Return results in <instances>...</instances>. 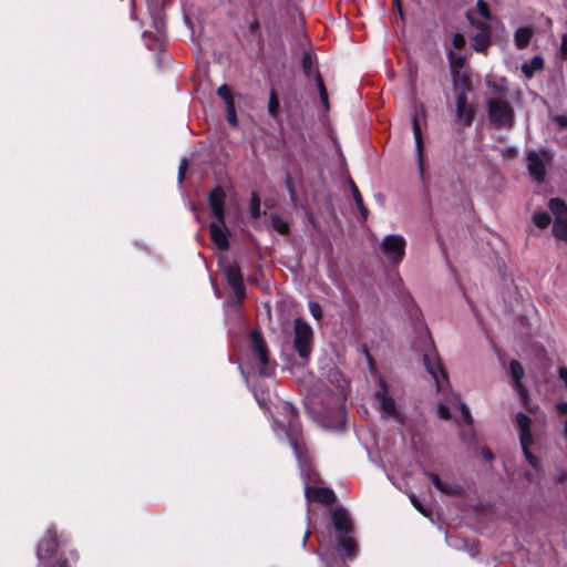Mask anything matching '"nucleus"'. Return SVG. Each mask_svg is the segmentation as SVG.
Returning <instances> with one entry per match:
<instances>
[{
	"instance_id": "obj_40",
	"label": "nucleus",
	"mask_w": 567,
	"mask_h": 567,
	"mask_svg": "<svg viewBox=\"0 0 567 567\" xmlns=\"http://www.w3.org/2000/svg\"><path fill=\"white\" fill-rule=\"evenodd\" d=\"M532 66L535 70L542 69L543 68V60L540 58H538V56H535L532 60Z\"/></svg>"
},
{
	"instance_id": "obj_23",
	"label": "nucleus",
	"mask_w": 567,
	"mask_h": 567,
	"mask_svg": "<svg viewBox=\"0 0 567 567\" xmlns=\"http://www.w3.org/2000/svg\"><path fill=\"white\" fill-rule=\"evenodd\" d=\"M349 183H350L351 193L353 195V198H354V202L357 204V207L359 208L361 215L365 218L367 215H368V209L363 205L362 196H361L357 185L353 183V181L350 179Z\"/></svg>"
},
{
	"instance_id": "obj_50",
	"label": "nucleus",
	"mask_w": 567,
	"mask_h": 567,
	"mask_svg": "<svg viewBox=\"0 0 567 567\" xmlns=\"http://www.w3.org/2000/svg\"><path fill=\"white\" fill-rule=\"evenodd\" d=\"M59 567H68V566H66V563H65V561H63V563H61V564L59 565Z\"/></svg>"
},
{
	"instance_id": "obj_9",
	"label": "nucleus",
	"mask_w": 567,
	"mask_h": 567,
	"mask_svg": "<svg viewBox=\"0 0 567 567\" xmlns=\"http://www.w3.org/2000/svg\"><path fill=\"white\" fill-rule=\"evenodd\" d=\"M379 385L380 389L375 392L374 396L379 402V408L383 417H390L402 422V416L396 409L395 401L393 398L388 395V384L381 377H379Z\"/></svg>"
},
{
	"instance_id": "obj_49",
	"label": "nucleus",
	"mask_w": 567,
	"mask_h": 567,
	"mask_svg": "<svg viewBox=\"0 0 567 567\" xmlns=\"http://www.w3.org/2000/svg\"><path fill=\"white\" fill-rule=\"evenodd\" d=\"M420 114L424 117L425 116V109L423 105L420 106Z\"/></svg>"
},
{
	"instance_id": "obj_1",
	"label": "nucleus",
	"mask_w": 567,
	"mask_h": 567,
	"mask_svg": "<svg viewBox=\"0 0 567 567\" xmlns=\"http://www.w3.org/2000/svg\"><path fill=\"white\" fill-rule=\"evenodd\" d=\"M493 92L486 99L487 115L497 128H512L515 124L513 94L503 84L492 86Z\"/></svg>"
},
{
	"instance_id": "obj_28",
	"label": "nucleus",
	"mask_w": 567,
	"mask_h": 567,
	"mask_svg": "<svg viewBox=\"0 0 567 567\" xmlns=\"http://www.w3.org/2000/svg\"><path fill=\"white\" fill-rule=\"evenodd\" d=\"M250 215L252 218H258L260 216V200L256 193L251 194L250 199Z\"/></svg>"
},
{
	"instance_id": "obj_41",
	"label": "nucleus",
	"mask_w": 567,
	"mask_h": 567,
	"mask_svg": "<svg viewBox=\"0 0 567 567\" xmlns=\"http://www.w3.org/2000/svg\"><path fill=\"white\" fill-rule=\"evenodd\" d=\"M411 502L423 515H427L425 508L416 501L414 496H411Z\"/></svg>"
},
{
	"instance_id": "obj_4",
	"label": "nucleus",
	"mask_w": 567,
	"mask_h": 567,
	"mask_svg": "<svg viewBox=\"0 0 567 567\" xmlns=\"http://www.w3.org/2000/svg\"><path fill=\"white\" fill-rule=\"evenodd\" d=\"M284 409L287 410V412L291 415V420L288 424L286 433L289 439L290 445L293 450L295 456L299 462L301 475H309L310 468L307 464L306 451L298 437L300 432V425L299 422L296 420V409L290 404H285Z\"/></svg>"
},
{
	"instance_id": "obj_45",
	"label": "nucleus",
	"mask_w": 567,
	"mask_h": 567,
	"mask_svg": "<svg viewBox=\"0 0 567 567\" xmlns=\"http://www.w3.org/2000/svg\"><path fill=\"white\" fill-rule=\"evenodd\" d=\"M338 416H339V419H340V423H342V419H343V409H342L341 406L338 409Z\"/></svg>"
},
{
	"instance_id": "obj_39",
	"label": "nucleus",
	"mask_w": 567,
	"mask_h": 567,
	"mask_svg": "<svg viewBox=\"0 0 567 567\" xmlns=\"http://www.w3.org/2000/svg\"><path fill=\"white\" fill-rule=\"evenodd\" d=\"M560 52L563 56H567V35L565 34L561 39Z\"/></svg>"
},
{
	"instance_id": "obj_46",
	"label": "nucleus",
	"mask_w": 567,
	"mask_h": 567,
	"mask_svg": "<svg viewBox=\"0 0 567 567\" xmlns=\"http://www.w3.org/2000/svg\"><path fill=\"white\" fill-rule=\"evenodd\" d=\"M309 535H310V533H309V532H307V533L305 534L303 539H302V545H303V546H306V543H307V540H308Z\"/></svg>"
},
{
	"instance_id": "obj_18",
	"label": "nucleus",
	"mask_w": 567,
	"mask_h": 567,
	"mask_svg": "<svg viewBox=\"0 0 567 567\" xmlns=\"http://www.w3.org/2000/svg\"><path fill=\"white\" fill-rule=\"evenodd\" d=\"M305 494L308 501L322 504H331L336 498L333 491L327 487L306 486Z\"/></svg>"
},
{
	"instance_id": "obj_34",
	"label": "nucleus",
	"mask_w": 567,
	"mask_h": 567,
	"mask_svg": "<svg viewBox=\"0 0 567 567\" xmlns=\"http://www.w3.org/2000/svg\"><path fill=\"white\" fill-rule=\"evenodd\" d=\"M302 68L306 73V75L310 76L311 74V68H312V59L310 54H305L302 59Z\"/></svg>"
},
{
	"instance_id": "obj_38",
	"label": "nucleus",
	"mask_w": 567,
	"mask_h": 567,
	"mask_svg": "<svg viewBox=\"0 0 567 567\" xmlns=\"http://www.w3.org/2000/svg\"><path fill=\"white\" fill-rule=\"evenodd\" d=\"M556 410L559 414H567V402H558Z\"/></svg>"
},
{
	"instance_id": "obj_20",
	"label": "nucleus",
	"mask_w": 567,
	"mask_h": 567,
	"mask_svg": "<svg viewBox=\"0 0 567 567\" xmlns=\"http://www.w3.org/2000/svg\"><path fill=\"white\" fill-rule=\"evenodd\" d=\"M250 342L262 365L268 363V351L259 331H252Z\"/></svg>"
},
{
	"instance_id": "obj_43",
	"label": "nucleus",
	"mask_w": 567,
	"mask_h": 567,
	"mask_svg": "<svg viewBox=\"0 0 567 567\" xmlns=\"http://www.w3.org/2000/svg\"><path fill=\"white\" fill-rule=\"evenodd\" d=\"M557 122L559 123L560 126H566L567 125V118L563 115L560 116H557Z\"/></svg>"
},
{
	"instance_id": "obj_8",
	"label": "nucleus",
	"mask_w": 567,
	"mask_h": 567,
	"mask_svg": "<svg viewBox=\"0 0 567 567\" xmlns=\"http://www.w3.org/2000/svg\"><path fill=\"white\" fill-rule=\"evenodd\" d=\"M405 239L401 235H388L383 238L380 249L389 262L398 265L405 254Z\"/></svg>"
},
{
	"instance_id": "obj_44",
	"label": "nucleus",
	"mask_w": 567,
	"mask_h": 567,
	"mask_svg": "<svg viewBox=\"0 0 567 567\" xmlns=\"http://www.w3.org/2000/svg\"><path fill=\"white\" fill-rule=\"evenodd\" d=\"M523 71L524 73L527 75V76H530L532 75V72L529 71V66L527 64H525L523 66Z\"/></svg>"
},
{
	"instance_id": "obj_12",
	"label": "nucleus",
	"mask_w": 567,
	"mask_h": 567,
	"mask_svg": "<svg viewBox=\"0 0 567 567\" xmlns=\"http://www.w3.org/2000/svg\"><path fill=\"white\" fill-rule=\"evenodd\" d=\"M467 19L473 27L477 29V33L473 37V48L477 52H484L491 44V30L485 22L476 20L474 12L467 13Z\"/></svg>"
},
{
	"instance_id": "obj_29",
	"label": "nucleus",
	"mask_w": 567,
	"mask_h": 567,
	"mask_svg": "<svg viewBox=\"0 0 567 567\" xmlns=\"http://www.w3.org/2000/svg\"><path fill=\"white\" fill-rule=\"evenodd\" d=\"M477 13L485 20H492V14L489 12L488 6L484 0H478L476 3Z\"/></svg>"
},
{
	"instance_id": "obj_2",
	"label": "nucleus",
	"mask_w": 567,
	"mask_h": 567,
	"mask_svg": "<svg viewBox=\"0 0 567 567\" xmlns=\"http://www.w3.org/2000/svg\"><path fill=\"white\" fill-rule=\"evenodd\" d=\"M225 192L220 187L214 188L208 197L212 213L217 219L209 225L210 238L220 250H227L229 247L228 230L225 227Z\"/></svg>"
},
{
	"instance_id": "obj_24",
	"label": "nucleus",
	"mask_w": 567,
	"mask_h": 567,
	"mask_svg": "<svg viewBox=\"0 0 567 567\" xmlns=\"http://www.w3.org/2000/svg\"><path fill=\"white\" fill-rule=\"evenodd\" d=\"M550 215L546 212L536 213L533 216L534 224L539 228H546L550 224Z\"/></svg>"
},
{
	"instance_id": "obj_17",
	"label": "nucleus",
	"mask_w": 567,
	"mask_h": 567,
	"mask_svg": "<svg viewBox=\"0 0 567 567\" xmlns=\"http://www.w3.org/2000/svg\"><path fill=\"white\" fill-rule=\"evenodd\" d=\"M412 130H413V135H414V140H415L416 163H417L419 174H420V177L423 178L424 177V165H425V157H424V153H423L424 144H423L422 128H421V124L419 122L417 113L415 115H413V117H412Z\"/></svg>"
},
{
	"instance_id": "obj_36",
	"label": "nucleus",
	"mask_w": 567,
	"mask_h": 567,
	"mask_svg": "<svg viewBox=\"0 0 567 567\" xmlns=\"http://www.w3.org/2000/svg\"><path fill=\"white\" fill-rule=\"evenodd\" d=\"M186 168H187V161H186V158H183L182 162H181V165H179V169H178V181H179V183H182V181L184 179V175H185Z\"/></svg>"
},
{
	"instance_id": "obj_33",
	"label": "nucleus",
	"mask_w": 567,
	"mask_h": 567,
	"mask_svg": "<svg viewBox=\"0 0 567 567\" xmlns=\"http://www.w3.org/2000/svg\"><path fill=\"white\" fill-rule=\"evenodd\" d=\"M309 311L316 320L322 318L321 307L317 302H309Z\"/></svg>"
},
{
	"instance_id": "obj_37",
	"label": "nucleus",
	"mask_w": 567,
	"mask_h": 567,
	"mask_svg": "<svg viewBox=\"0 0 567 567\" xmlns=\"http://www.w3.org/2000/svg\"><path fill=\"white\" fill-rule=\"evenodd\" d=\"M558 375H559V379L565 383V386L567 388V368L560 367L558 369Z\"/></svg>"
},
{
	"instance_id": "obj_6",
	"label": "nucleus",
	"mask_w": 567,
	"mask_h": 567,
	"mask_svg": "<svg viewBox=\"0 0 567 567\" xmlns=\"http://www.w3.org/2000/svg\"><path fill=\"white\" fill-rule=\"evenodd\" d=\"M312 338L313 333L311 327L301 319H296L293 348L303 360H308L311 353Z\"/></svg>"
},
{
	"instance_id": "obj_19",
	"label": "nucleus",
	"mask_w": 567,
	"mask_h": 567,
	"mask_svg": "<svg viewBox=\"0 0 567 567\" xmlns=\"http://www.w3.org/2000/svg\"><path fill=\"white\" fill-rule=\"evenodd\" d=\"M56 548L55 533L48 530L45 537L41 540L38 546V558L40 560L47 558Z\"/></svg>"
},
{
	"instance_id": "obj_25",
	"label": "nucleus",
	"mask_w": 567,
	"mask_h": 567,
	"mask_svg": "<svg viewBox=\"0 0 567 567\" xmlns=\"http://www.w3.org/2000/svg\"><path fill=\"white\" fill-rule=\"evenodd\" d=\"M316 84L320 94V100L326 109H328V93L324 87L323 81L319 74H316L315 76Z\"/></svg>"
},
{
	"instance_id": "obj_16",
	"label": "nucleus",
	"mask_w": 567,
	"mask_h": 567,
	"mask_svg": "<svg viewBox=\"0 0 567 567\" xmlns=\"http://www.w3.org/2000/svg\"><path fill=\"white\" fill-rule=\"evenodd\" d=\"M509 374L512 378L514 390L516 391L520 400L524 402V404L527 405L528 391L522 383V379L524 377V369L518 361L512 360L509 362Z\"/></svg>"
},
{
	"instance_id": "obj_22",
	"label": "nucleus",
	"mask_w": 567,
	"mask_h": 567,
	"mask_svg": "<svg viewBox=\"0 0 567 567\" xmlns=\"http://www.w3.org/2000/svg\"><path fill=\"white\" fill-rule=\"evenodd\" d=\"M426 475L430 477V480L432 481L433 485L442 493L444 494H454L457 492V488L456 486L452 485V484H449V483H443L441 481V478L439 477V475L434 474V473H429L426 472Z\"/></svg>"
},
{
	"instance_id": "obj_14",
	"label": "nucleus",
	"mask_w": 567,
	"mask_h": 567,
	"mask_svg": "<svg viewBox=\"0 0 567 567\" xmlns=\"http://www.w3.org/2000/svg\"><path fill=\"white\" fill-rule=\"evenodd\" d=\"M475 109L467 102L464 91L456 96L455 122L463 126H471L474 120Z\"/></svg>"
},
{
	"instance_id": "obj_47",
	"label": "nucleus",
	"mask_w": 567,
	"mask_h": 567,
	"mask_svg": "<svg viewBox=\"0 0 567 567\" xmlns=\"http://www.w3.org/2000/svg\"><path fill=\"white\" fill-rule=\"evenodd\" d=\"M394 6L398 8V10L401 12V3L400 0H393Z\"/></svg>"
},
{
	"instance_id": "obj_15",
	"label": "nucleus",
	"mask_w": 567,
	"mask_h": 567,
	"mask_svg": "<svg viewBox=\"0 0 567 567\" xmlns=\"http://www.w3.org/2000/svg\"><path fill=\"white\" fill-rule=\"evenodd\" d=\"M225 275L228 285L231 287L236 298L241 301L245 297L246 289L239 267L230 264L225 268Z\"/></svg>"
},
{
	"instance_id": "obj_42",
	"label": "nucleus",
	"mask_w": 567,
	"mask_h": 567,
	"mask_svg": "<svg viewBox=\"0 0 567 567\" xmlns=\"http://www.w3.org/2000/svg\"><path fill=\"white\" fill-rule=\"evenodd\" d=\"M482 453H483L484 458L488 462L494 458V455L489 449L484 447Z\"/></svg>"
},
{
	"instance_id": "obj_26",
	"label": "nucleus",
	"mask_w": 567,
	"mask_h": 567,
	"mask_svg": "<svg viewBox=\"0 0 567 567\" xmlns=\"http://www.w3.org/2000/svg\"><path fill=\"white\" fill-rule=\"evenodd\" d=\"M449 60H450V63H451V68L454 71L461 69L464 65V63H465V56H463L461 54H456L453 51L449 52Z\"/></svg>"
},
{
	"instance_id": "obj_31",
	"label": "nucleus",
	"mask_w": 567,
	"mask_h": 567,
	"mask_svg": "<svg viewBox=\"0 0 567 567\" xmlns=\"http://www.w3.org/2000/svg\"><path fill=\"white\" fill-rule=\"evenodd\" d=\"M226 109H227V121L229 122V124L236 125L237 124V115H236V110H235V103H228V105H226Z\"/></svg>"
},
{
	"instance_id": "obj_32",
	"label": "nucleus",
	"mask_w": 567,
	"mask_h": 567,
	"mask_svg": "<svg viewBox=\"0 0 567 567\" xmlns=\"http://www.w3.org/2000/svg\"><path fill=\"white\" fill-rule=\"evenodd\" d=\"M452 43H453L454 49H456V50L463 49L464 45H465V38H464V35L461 34V33L453 34Z\"/></svg>"
},
{
	"instance_id": "obj_21",
	"label": "nucleus",
	"mask_w": 567,
	"mask_h": 567,
	"mask_svg": "<svg viewBox=\"0 0 567 567\" xmlns=\"http://www.w3.org/2000/svg\"><path fill=\"white\" fill-rule=\"evenodd\" d=\"M533 37V29L528 27L519 28L514 34L515 45L518 49H524L529 44Z\"/></svg>"
},
{
	"instance_id": "obj_30",
	"label": "nucleus",
	"mask_w": 567,
	"mask_h": 567,
	"mask_svg": "<svg viewBox=\"0 0 567 567\" xmlns=\"http://www.w3.org/2000/svg\"><path fill=\"white\" fill-rule=\"evenodd\" d=\"M217 93L225 101L226 105H228V103H234L231 89L227 84L219 86Z\"/></svg>"
},
{
	"instance_id": "obj_3",
	"label": "nucleus",
	"mask_w": 567,
	"mask_h": 567,
	"mask_svg": "<svg viewBox=\"0 0 567 567\" xmlns=\"http://www.w3.org/2000/svg\"><path fill=\"white\" fill-rule=\"evenodd\" d=\"M332 522L338 534V545L342 557L353 558L357 554V545L352 538V523L348 512L342 507L332 511Z\"/></svg>"
},
{
	"instance_id": "obj_10",
	"label": "nucleus",
	"mask_w": 567,
	"mask_h": 567,
	"mask_svg": "<svg viewBox=\"0 0 567 567\" xmlns=\"http://www.w3.org/2000/svg\"><path fill=\"white\" fill-rule=\"evenodd\" d=\"M549 208L555 216L553 233L557 239L567 243V206L559 198L549 202Z\"/></svg>"
},
{
	"instance_id": "obj_7",
	"label": "nucleus",
	"mask_w": 567,
	"mask_h": 567,
	"mask_svg": "<svg viewBox=\"0 0 567 567\" xmlns=\"http://www.w3.org/2000/svg\"><path fill=\"white\" fill-rule=\"evenodd\" d=\"M423 361L426 371L435 381L436 390L443 392L449 385V381L437 351L434 348L429 349L423 355Z\"/></svg>"
},
{
	"instance_id": "obj_11",
	"label": "nucleus",
	"mask_w": 567,
	"mask_h": 567,
	"mask_svg": "<svg viewBox=\"0 0 567 567\" xmlns=\"http://www.w3.org/2000/svg\"><path fill=\"white\" fill-rule=\"evenodd\" d=\"M551 161V156L546 151H532L527 154V168L529 174L537 181L542 183L545 177L546 166Z\"/></svg>"
},
{
	"instance_id": "obj_5",
	"label": "nucleus",
	"mask_w": 567,
	"mask_h": 567,
	"mask_svg": "<svg viewBox=\"0 0 567 567\" xmlns=\"http://www.w3.org/2000/svg\"><path fill=\"white\" fill-rule=\"evenodd\" d=\"M516 421H517V425L519 427V442H520L525 458L527 460V462L530 464L532 467L537 470L539 467L540 462H539L538 457L535 456L529 451V446L534 442L533 434L530 431L532 420L527 414H525L523 412H518L516 414Z\"/></svg>"
},
{
	"instance_id": "obj_27",
	"label": "nucleus",
	"mask_w": 567,
	"mask_h": 567,
	"mask_svg": "<svg viewBox=\"0 0 567 567\" xmlns=\"http://www.w3.org/2000/svg\"><path fill=\"white\" fill-rule=\"evenodd\" d=\"M279 110V100L275 91L270 92L269 103H268V112L271 116L276 117L278 115Z\"/></svg>"
},
{
	"instance_id": "obj_48",
	"label": "nucleus",
	"mask_w": 567,
	"mask_h": 567,
	"mask_svg": "<svg viewBox=\"0 0 567 567\" xmlns=\"http://www.w3.org/2000/svg\"><path fill=\"white\" fill-rule=\"evenodd\" d=\"M563 433L564 435L567 437V420L565 421L564 423V430H563Z\"/></svg>"
},
{
	"instance_id": "obj_35",
	"label": "nucleus",
	"mask_w": 567,
	"mask_h": 567,
	"mask_svg": "<svg viewBox=\"0 0 567 567\" xmlns=\"http://www.w3.org/2000/svg\"><path fill=\"white\" fill-rule=\"evenodd\" d=\"M272 224L275 229H277L280 234H286L288 231V225L279 218H275Z\"/></svg>"
},
{
	"instance_id": "obj_13",
	"label": "nucleus",
	"mask_w": 567,
	"mask_h": 567,
	"mask_svg": "<svg viewBox=\"0 0 567 567\" xmlns=\"http://www.w3.org/2000/svg\"><path fill=\"white\" fill-rule=\"evenodd\" d=\"M454 409L457 410L463 417V421L467 424L472 423V416L467 409V406L458 400V398L455 394H451L449 398H446L445 403H440L437 406V415L443 420L451 419V412L450 410Z\"/></svg>"
}]
</instances>
